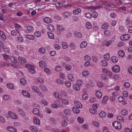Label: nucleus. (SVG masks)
<instances>
[{
    "mask_svg": "<svg viewBox=\"0 0 132 132\" xmlns=\"http://www.w3.org/2000/svg\"><path fill=\"white\" fill-rule=\"evenodd\" d=\"M81 12V10L79 8L74 10L73 11V14L74 15H76L78 14Z\"/></svg>",
    "mask_w": 132,
    "mask_h": 132,
    "instance_id": "cd10ccee",
    "label": "nucleus"
},
{
    "mask_svg": "<svg viewBox=\"0 0 132 132\" xmlns=\"http://www.w3.org/2000/svg\"><path fill=\"white\" fill-rule=\"evenodd\" d=\"M108 99V97L107 96H105L103 98V103L105 104V103L106 102H107Z\"/></svg>",
    "mask_w": 132,
    "mask_h": 132,
    "instance_id": "3c124183",
    "label": "nucleus"
},
{
    "mask_svg": "<svg viewBox=\"0 0 132 132\" xmlns=\"http://www.w3.org/2000/svg\"><path fill=\"white\" fill-rule=\"evenodd\" d=\"M87 45V42L85 41L82 42L80 44V47L81 48H84L86 47Z\"/></svg>",
    "mask_w": 132,
    "mask_h": 132,
    "instance_id": "393cba45",
    "label": "nucleus"
},
{
    "mask_svg": "<svg viewBox=\"0 0 132 132\" xmlns=\"http://www.w3.org/2000/svg\"><path fill=\"white\" fill-rule=\"evenodd\" d=\"M20 82L21 84L24 85L26 84V81L25 79L22 78L20 79Z\"/></svg>",
    "mask_w": 132,
    "mask_h": 132,
    "instance_id": "49530a36",
    "label": "nucleus"
},
{
    "mask_svg": "<svg viewBox=\"0 0 132 132\" xmlns=\"http://www.w3.org/2000/svg\"><path fill=\"white\" fill-rule=\"evenodd\" d=\"M39 64L40 67L43 68H46L47 66V63L43 61H40Z\"/></svg>",
    "mask_w": 132,
    "mask_h": 132,
    "instance_id": "6e6552de",
    "label": "nucleus"
},
{
    "mask_svg": "<svg viewBox=\"0 0 132 132\" xmlns=\"http://www.w3.org/2000/svg\"><path fill=\"white\" fill-rule=\"evenodd\" d=\"M48 29L50 31H54L55 29L53 25L51 24H49L48 26Z\"/></svg>",
    "mask_w": 132,
    "mask_h": 132,
    "instance_id": "c756f323",
    "label": "nucleus"
},
{
    "mask_svg": "<svg viewBox=\"0 0 132 132\" xmlns=\"http://www.w3.org/2000/svg\"><path fill=\"white\" fill-rule=\"evenodd\" d=\"M78 121L80 123H82L84 121V119L80 117H78Z\"/></svg>",
    "mask_w": 132,
    "mask_h": 132,
    "instance_id": "774afa93",
    "label": "nucleus"
},
{
    "mask_svg": "<svg viewBox=\"0 0 132 132\" xmlns=\"http://www.w3.org/2000/svg\"><path fill=\"white\" fill-rule=\"evenodd\" d=\"M0 35L4 40L6 39V36L4 32L0 30Z\"/></svg>",
    "mask_w": 132,
    "mask_h": 132,
    "instance_id": "e433bc0d",
    "label": "nucleus"
},
{
    "mask_svg": "<svg viewBox=\"0 0 132 132\" xmlns=\"http://www.w3.org/2000/svg\"><path fill=\"white\" fill-rule=\"evenodd\" d=\"M39 110L38 108H35L33 111V113L35 114L36 115L39 113Z\"/></svg>",
    "mask_w": 132,
    "mask_h": 132,
    "instance_id": "f704fd0d",
    "label": "nucleus"
},
{
    "mask_svg": "<svg viewBox=\"0 0 132 132\" xmlns=\"http://www.w3.org/2000/svg\"><path fill=\"white\" fill-rule=\"evenodd\" d=\"M122 115L124 116L126 115L127 114L128 112L127 110L126 109L122 110L121 111Z\"/></svg>",
    "mask_w": 132,
    "mask_h": 132,
    "instance_id": "79ce46f5",
    "label": "nucleus"
},
{
    "mask_svg": "<svg viewBox=\"0 0 132 132\" xmlns=\"http://www.w3.org/2000/svg\"><path fill=\"white\" fill-rule=\"evenodd\" d=\"M101 65L103 66H106L108 65L107 62L105 60H102L101 61Z\"/></svg>",
    "mask_w": 132,
    "mask_h": 132,
    "instance_id": "72a5a7b5",
    "label": "nucleus"
},
{
    "mask_svg": "<svg viewBox=\"0 0 132 132\" xmlns=\"http://www.w3.org/2000/svg\"><path fill=\"white\" fill-rule=\"evenodd\" d=\"M31 89L32 91L35 93H38L39 91L38 88L35 86H32Z\"/></svg>",
    "mask_w": 132,
    "mask_h": 132,
    "instance_id": "dca6fc26",
    "label": "nucleus"
},
{
    "mask_svg": "<svg viewBox=\"0 0 132 132\" xmlns=\"http://www.w3.org/2000/svg\"><path fill=\"white\" fill-rule=\"evenodd\" d=\"M38 52L42 54H44L46 52V50L43 48L41 47L39 48Z\"/></svg>",
    "mask_w": 132,
    "mask_h": 132,
    "instance_id": "2f4dec72",
    "label": "nucleus"
},
{
    "mask_svg": "<svg viewBox=\"0 0 132 132\" xmlns=\"http://www.w3.org/2000/svg\"><path fill=\"white\" fill-rule=\"evenodd\" d=\"M112 71L115 73L118 72L120 70V67L118 65H115L112 68Z\"/></svg>",
    "mask_w": 132,
    "mask_h": 132,
    "instance_id": "7ed1b4c3",
    "label": "nucleus"
},
{
    "mask_svg": "<svg viewBox=\"0 0 132 132\" xmlns=\"http://www.w3.org/2000/svg\"><path fill=\"white\" fill-rule=\"evenodd\" d=\"M55 70L57 72H60L62 70V68L60 66H57L55 67Z\"/></svg>",
    "mask_w": 132,
    "mask_h": 132,
    "instance_id": "37998d69",
    "label": "nucleus"
},
{
    "mask_svg": "<svg viewBox=\"0 0 132 132\" xmlns=\"http://www.w3.org/2000/svg\"><path fill=\"white\" fill-rule=\"evenodd\" d=\"M72 110L73 112L76 114H78L80 112L79 109L76 106H74L73 107Z\"/></svg>",
    "mask_w": 132,
    "mask_h": 132,
    "instance_id": "5701e85b",
    "label": "nucleus"
},
{
    "mask_svg": "<svg viewBox=\"0 0 132 132\" xmlns=\"http://www.w3.org/2000/svg\"><path fill=\"white\" fill-rule=\"evenodd\" d=\"M82 85V82H78L75 85L73 86L74 89L76 90H78L80 89V86Z\"/></svg>",
    "mask_w": 132,
    "mask_h": 132,
    "instance_id": "39448f33",
    "label": "nucleus"
},
{
    "mask_svg": "<svg viewBox=\"0 0 132 132\" xmlns=\"http://www.w3.org/2000/svg\"><path fill=\"white\" fill-rule=\"evenodd\" d=\"M49 38H50L52 39H54L55 38L54 37V34L51 32H47Z\"/></svg>",
    "mask_w": 132,
    "mask_h": 132,
    "instance_id": "a878e982",
    "label": "nucleus"
},
{
    "mask_svg": "<svg viewBox=\"0 0 132 132\" xmlns=\"http://www.w3.org/2000/svg\"><path fill=\"white\" fill-rule=\"evenodd\" d=\"M25 67L28 68L29 71L32 73H34L36 72L34 66L31 64H27L25 65Z\"/></svg>",
    "mask_w": 132,
    "mask_h": 132,
    "instance_id": "f257e3e1",
    "label": "nucleus"
},
{
    "mask_svg": "<svg viewBox=\"0 0 132 132\" xmlns=\"http://www.w3.org/2000/svg\"><path fill=\"white\" fill-rule=\"evenodd\" d=\"M30 130H31L32 132H37V129L36 127L34 126H31L29 128Z\"/></svg>",
    "mask_w": 132,
    "mask_h": 132,
    "instance_id": "4c0bfd02",
    "label": "nucleus"
},
{
    "mask_svg": "<svg viewBox=\"0 0 132 132\" xmlns=\"http://www.w3.org/2000/svg\"><path fill=\"white\" fill-rule=\"evenodd\" d=\"M75 104L77 106L80 108H81L82 106V104L81 103L77 101H75Z\"/></svg>",
    "mask_w": 132,
    "mask_h": 132,
    "instance_id": "412c9836",
    "label": "nucleus"
},
{
    "mask_svg": "<svg viewBox=\"0 0 132 132\" xmlns=\"http://www.w3.org/2000/svg\"><path fill=\"white\" fill-rule=\"evenodd\" d=\"M66 86L68 88H69L71 85V84L68 81H66L65 82Z\"/></svg>",
    "mask_w": 132,
    "mask_h": 132,
    "instance_id": "e2e57ef3",
    "label": "nucleus"
},
{
    "mask_svg": "<svg viewBox=\"0 0 132 132\" xmlns=\"http://www.w3.org/2000/svg\"><path fill=\"white\" fill-rule=\"evenodd\" d=\"M7 129L11 132H16L17 131L16 128L11 126L8 127Z\"/></svg>",
    "mask_w": 132,
    "mask_h": 132,
    "instance_id": "f8f14e48",
    "label": "nucleus"
},
{
    "mask_svg": "<svg viewBox=\"0 0 132 132\" xmlns=\"http://www.w3.org/2000/svg\"><path fill=\"white\" fill-rule=\"evenodd\" d=\"M44 71L47 74L51 73V71L49 68H45L44 69Z\"/></svg>",
    "mask_w": 132,
    "mask_h": 132,
    "instance_id": "052dcab7",
    "label": "nucleus"
},
{
    "mask_svg": "<svg viewBox=\"0 0 132 132\" xmlns=\"http://www.w3.org/2000/svg\"><path fill=\"white\" fill-rule=\"evenodd\" d=\"M57 28L58 30H60L62 31L64 30V27L62 25L60 24L57 25Z\"/></svg>",
    "mask_w": 132,
    "mask_h": 132,
    "instance_id": "473e14b6",
    "label": "nucleus"
},
{
    "mask_svg": "<svg viewBox=\"0 0 132 132\" xmlns=\"http://www.w3.org/2000/svg\"><path fill=\"white\" fill-rule=\"evenodd\" d=\"M99 7L98 6L94 7L91 6L89 7V9L92 12H95L96 10L98 9Z\"/></svg>",
    "mask_w": 132,
    "mask_h": 132,
    "instance_id": "f3484780",
    "label": "nucleus"
},
{
    "mask_svg": "<svg viewBox=\"0 0 132 132\" xmlns=\"http://www.w3.org/2000/svg\"><path fill=\"white\" fill-rule=\"evenodd\" d=\"M22 93L23 95L24 96H26L28 98L30 97V94L27 91L25 90H23Z\"/></svg>",
    "mask_w": 132,
    "mask_h": 132,
    "instance_id": "4468645a",
    "label": "nucleus"
},
{
    "mask_svg": "<svg viewBox=\"0 0 132 132\" xmlns=\"http://www.w3.org/2000/svg\"><path fill=\"white\" fill-rule=\"evenodd\" d=\"M18 59L19 61L22 63H24L27 61L26 59L23 57H19Z\"/></svg>",
    "mask_w": 132,
    "mask_h": 132,
    "instance_id": "ddd939ff",
    "label": "nucleus"
},
{
    "mask_svg": "<svg viewBox=\"0 0 132 132\" xmlns=\"http://www.w3.org/2000/svg\"><path fill=\"white\" fill-rule=\"evenodd\" d=\"M118 54L119 55L121 58L123 57L125 55L124 52L122 50H120L119 51Z\"/></svg>",
    "mask_w": 132,
    "mask_h": 132,
    "instance_id": "bb28decb",
    "label": "nucleus"
},
{
    "mask_svg": "<svg viewBox=\"0 0 132 132\" xmlns=\"http://www.w3.org/2000/svg\"><path fill=\"white\" fill-rule=\"evenodd\" d=\"M106 114L105 113L104 111H102L99 113L100 116L102 117H104L105 116Z\"/></svg>",
    "mask_w": 132,
    "mask_h": 132,
    "instance_id": "bf43d9fd",
    "label": "nucleus"
},
{
    "mask_svg": "<svg viewBox=\"0 0 132 132\" xmlns=\"http://www.w3.org/2000/svg\"><path fill=\"white\" fill-rule=\"evenodd\" d=\"M62 125L63 127L66 126L67 124V122L65 120L62 121L61 122Z\"/></svg>",
    "mask_w": 132,
    "mask_h": 132,
    "instance_id": "69168bd1",
    "label": "nucleus"
},
{
    "mask_svg": "<svg viewBox=\"0 0 132 132\" xmlns=\"http://www.w3.org/2000/svg\"><path fill=\"white\" fill-rule=\"evenodd\" d=\"M27 29L29 32H31L34 30V28L31 26H29L27 27Z\"/></svg>",
    "mask_w": 132,
    "mask_h": 132,
    "instance_id": "58836bf2",
    "label": "nucleus"
},
{
    "mask_svg": "<svg viewBox=\"0 0 132 132\" xmlns=\"http://www.w3.org/2000/svg\"><path fill=\"white\" fill-rule=\"evenodd\" d=\"M14 26L16 27V28L18 29L19 30H21V27L20 25L18 24H15Z\"/></svg>",
    "mask_w": 132,
    "mask_h": 132,
    "instance_id": "680f3d73",
    "label": "nucleus"
},
{
    "mask_svg": "<svg viewBox=\"0 0 132 132\" xmlns=\"http://www.w3.org/2000/svg\"><path fill=\"white\" fill-rule=\"evenodd\" d=\"M71 15V13L69 11H65L63 13V15L66 18H68Z\"/></svg>",
    "mask_w": 132,
    "mask_h": 132,
    "instance_id": "0eeeda50",
    "label": "nucleus"
},
{
    "mask_svg": "<svg viewBox=\"0 0 132 132\" xmlns=\"http://www.w3.org/2000/svg\"><path fill=\"white\" fill-rule=\"evenodd\" d=\"M2 55L3 57V59L5 60H7L9 58V56L5 54H2Z\"/></svg>",
    "mask_w": 132,
    "mask_h": 132,
    "instance_id": "864d4df0",
    "label": "nucleus"
},
{
    "mask_svg": "<svg viewBox=\"0 0 132 132\" xmlns=\"http://www.w3.org/2000/svg\"><path fill=\"white\" fill-rule=\"evenodd\" d=\"M69 46L72 49H75L76 48V46L73 43H70Z\"/></svg>",
    "mask_w": 132,
    "mask_h": 132,
    "instance_id": "13d9d810",
    "label": "nucleus"
},
{
    "mask_svg": "<svg viewBox=\"0 0 132 132\" xmlns=\"http://www.w3.org/2000/svg\"><path fill=\"white\" fill-rule=\"evenodd\" d=\"M113 126L117 129H120L122 127V125L120 122L118 121H115L113 122Z\"/></svg>",
    "mask_w": 132,
    "mask_h": 132,
    "instance_id": "f03ea898",
    "label": "nucleus"
},
{
    "mask_svg": "<svg viewBox=\"0 0 132 132\" xmlns=\"http://www.w3.org/2000/svg\"><path fill=\"white\" fill-rule=\"evenodd\" d=\"M85 16L86 17L90 18L92 16V15L89 13L87 12L85 14Z\"/></svg>",
    "mask_w": 132,
    "mask_h": 132,
    "instance_id": "338daca9",
    "label": "nucleus"
},
{
    "mask_svg": "<svg viewBox=\"0 0 132 132\" xmlns=\"http://www.w3.org/2000/svg\"><path fill=\"white\" fill-rule=\"evenodd\" d=\"M62 44L63 48L64 49L67 48L68 47V45L65 42H62Z\"/></svg>",
    "mask_w": 132,
    "mask_h": 132,
    "instance_id": "6e6d98bb",
    "label": "nucleus"
},
{
    "mask_svg": "<svg viewBox=\"0 0 132 132\" xmlns=\"http://www.w3.org/2000/svg\"><path fill=\"white\" fill-rule=\"evenodd\" d=\"M63 112L65 115L69 116L71 114V110L68 109H65L63 110Z\"/></svg>",
    "mask_w": 132,
    "mask_h": 132,
    "instance_id": "2eb2a0df",
    "label": "nucleus"
},
{
    "mask_svg": "<svg viewBox=\"0 0 132 132\" xmlns=\"http://www.w3.org/2000/svg\"><path fill=\"white\" fill-rule=\"evenodd\" d=\"M95 94L97 97L98 98H101L102 96V93L99 91H97L96 92Z\"/></svg>",
    "mask_w": 132,
    "mask_h": 132,
    "instance_id": "c85d7f7f",
    "label": "nucleus"
},
{
    "mask_svg": "<svg viewBox=\"0 0 132 132\" xmlns=\"http://www.w3.org/2000/svg\"><path fill=\"white\" fill-rule=\"evenodd\" d=\"M74 34L76 37L79 38H81L82 36L81 33L76 31L74 32Z\"/></svg>",
    "mask_w": 132,
    "mask_h": 132,
    "instance_id": "9b49d317",
    "label": "nucleus"
},
{
    "mask_svg": "<svg viewBox=\"0 0 132 132\" xmlns=\"http://www.w3.org/2000/svg\"><path fill=\"white\" fill-rule=\"evenodd\" d=\"M8 113L9 116L12 118L16 119L18 118L17 115L13 112L9 111L8 112Z\"/></svg>",
    "mask_w": 132,
    "mask_h": 132,
    "instance_id": "423d86ee",
    "label": "nucleus"
},
{
    "mask_svg": "<svg viewBox=\"0 0 132 132\" xmlns=\"http://www.w3.org/2000/svg\"><path fill=\"white\" fill-rule=\"evenodd\" d=\"M130 38V35L129 34H125L122 35L120 37V39L122 40H128Z\"/></svg>",
    "mask_w": 132,
    "mask_h": 132,
    "instance_id": "20e7f679",
    "label": "nucleus"
},
{
    "mask_svg": "<svg viewBox=\"0 0 132 132\" xmlns=\"http://www.w3.org/2000/svg\"><path fill=\"white\" fill-rule=\"evenodd\" d=\"M72 69V66L70 64H67L65 66V69L67 71H69Z\"/></svg>",
    "mask_w": 132,
    "mask_h": 132,
    "instance_id": "5fc2aeb1",
    "label": "nucleus"
},
{
    "mask_svg": "<svg viewBox=\"0 0 132 132\" xmlns=\"http://www.w3.org/2000/svg\"><path fill=\"white\" fill-rule=\"evenodd\" d=\"M61 100H62V102L63 104L67 105L69 104V101L67 100V99H61Z\"/></svg>",
    "mask_w": 132,
    "mask_h": 132,
    "instance_id": "7c9ffc66",
    "label": "nucleus"
},
{
    "mask_svg": "<svg viewBox=\"0 0 132 132\" xmlns=\"http://www.w3.org/2000/svg\"><path fill=\"white\" fill-rule=\"evenodd\" d=\"M86 27L88 29H90L92 27V25L91 23L89 22H87L86 24Z\"/></svg>",
    "mask_w": 132,
    "mask_h": 132,
    "instance_id": "a18cd8bd",
    "label": "nucleus"
},
{
    "mask_svg": "<svg viewBox=\"0 0 132 132\" xmlns=\"http://www.w3.org/2000/svg\"><path fill=\"white\" fill-rule=\"evenodd\" d=\"M11 60L12 62L14 63H16L17 62V59L13 56L11 57Z\"/></svg>",
    "mask_w": 132,
    "mask_h": 132,
    "instance_id": "c9c22d12",
    "label": "nucleus"
},
{
    "mask_svg": "<svg viewBox=\"0 0 132 132\" xmlns=\"http://www.w3.org/2000/svg\"><path fill=\"white\" fill-rule=\"evenodd\" d=\"M26 37L27 39L31 40H33L35 38L34 36L32 35H26Z\"/></svg>",
    "mask_w": 132,
    "mask_h": 132,
    "instance_id": "a211bd4d",
    "label": "nucleus"
},
{
    "mask_svg": "<svg viewBox=\"0 0 132 132\" xmlns=\"http://www.w3.org/2000/svg\"><path fill=\"white\" fill-rule=\"evenodd\" d=\"M34 123L36 125H39L40 123V122L39 120L36 117H35L34 118Z\"/></svg>",
    "mask_w": 132,
    "mask_h": 132,
    "instance_id": "aec40b11",
    "label": "nucleus"
},
{
    "mask_svg": "<svg viewBox=\"0 0 132 132\" xmlns=\"http://www.w3.org/2000/svg\"><path fill=\"white\" fill-rule=\"evenodd\" d=\"M35 36L37 37H40L41 36V34L39 31L36 32L35 33Z\"/></svg>",
    "mask_w": 132,
    "mask_h": 132,
    "instance_id": "8fccbe9b",
    "label": "nucleus"
},
{
    "mask_svg": "<svg viewBox=\"0 0 132 132\" xmlns=\"http://www.w3.org/2000/svg\"><path fill=\"white\" fill-rule=\"evenodd\" d=\"M44 21L46 23H49L52 22V20L50 18L46 17L44 18Z\"/></svg>",
    "mask_w": 132,
    "mask_h": 132,
    "instance_id": "9d476101",
    "label": "nucleus"
},
{
    "mask_svg": "<svg viewBox=\"0 0 132 132\" xmlns=\"http://www.w3.org/2000/svg\"><path fill=\"white\" fill-rule=\"evenodd\" d=\"M108 26L109 25L108 23H105L102 25V28L103 29H107Z\"/></svg>",
    "mask_w": 132,
    "mask_h": 132,
    "instance_id": "603ef678",
    "label": "nucleus"
},
{
    "mask_svg": "<svg viewBox=\"0 0 132 132\" xmlns=\"http://www.w3.org/2000/svg\"><path fill=\"white\" fill-rule=\"evenodd\" d=\"M7 86L9 89L12 90L14 89V87L13 85L10 83H7Z\"/></svg>",
    "mask_w": 132,
    "mask_h": 132,
    "instance_id": "b1692460",
    "label": "nucleus"
},
{
    "mask_svg": "<svg viewBox=\"0 0 132 132\" xmlns=\"http://www.w3.org/2000/svg\"><path fill=\"white\" fill-rule=\"evenodd\" d=\"M104 57L105 60L107 61H108L110 59V55L109 54L107 53L106 54L104 55Z\"/></svg>",
    "mask_w": 132,
    "mask_h": 132,
    "instance_id": "09e8293b",
    "label": "nucleus"
},
{
    "mask_svg": "<svg viewBox=\"0 0 132 132\" xmlns=\"http://www.w3.org/2000/svg\"><path fill=\"white\" fill-rule=\"evenodd\" d=\"M82 75L84 77H87L89 73L88 71L85 70L83 72Z\"/></svg>",
    "mask_w": 132,
    "mask_h": 132,
    "instance_id": "0e129e2a",
    "label": "nucleus"
},
{
    "mask_svg": "<svg viewBox=\"0 0 132 132\" xmlns=\"http://www.w3.org/2000/svg\"><path fill=\"white\" fill-rule=\"evenodd\" d=\"M112 40H104L103 43V44L107 46H108L110 45L112 43Z\"/></svg>",
    "mask_w": 132,
    "mask_h": 132,
    "instance_id": "1a4fd4ad",
    "label": "nucleus"
},
{
    "mask_svg": "<svg viewBox=\"0 0 132 132\" xmlns=\"http://www.w3.org/2000/svg\"><path fill=\"white\" fill-rule=\"evenodd\" d=\"M17 38L18 41L20 42H22L23 41V37L20 35H19L17 37Z\"/></svg>",
    "mask_w": 132,
    "mask_h": 132,
    "instance_id": "4d7b16f0",
    "label": "nucleus"
},
{
    "mask_svg": "<svg viewBox=\"0 0 132 132\" xmlns=\"http://www.w3.org/2000/svg\"><path fill=\"white\" fill-rule=\"evenodd\" d=\"M111 61L113 63H116L118 61V58L115 56L112 57L111 59Z\"/></svg>",
    "mask_w": 132,
    "mask_h": 132,
    "instance_id": "6ab92c4d",
    "label": "nucleus"
},
{
    "mask_svg": "<svg viewBox=\"0 0 132 132\" xmlns=\"http://www.w3.org/2000/svg\"><path fill=\"white\" fill-rule=\"evenodd\" d=\"M104 35L106 36H109L110 34V31L108 30H105L104 31Z\"/></svg>",
    "mask_w": 132,
    "mask_h": 132,
    "instance_id": "de8ad7c7",
    "label": "nucleus"
},
{
    "mask_svg": "<svg viewBox=\"0 0 132 132\" xmlns=\"http://www.w3.org/2000/svg\"><path fill=\"white\" fill-rule=\"evenodd\" d=\"M18 112L19 114L22 116H23L25 115V113L23 110L19 108H18Z\"/></svg>",
    "mask_w": 132,
    "mask_h": 132,
    "instance_id": "4be33fe9",
    "label": "nucleus"
},
{
    "mask_svg": "<svg viewBox=\"0 0 132 132\" xmlns=\"http://www.w3.org/2000/svg\"><path fill=\"white\" fill-rule=\"evenodd\" d=\"M16 47L17 49L18 50H19L20 51H22L23 50V46L20 45H18L16 46Z\"/></svg>",
    "mask_w": 132,
    "mask_h": 132,
    "instance_id": "c03bdc74",
    "label": "nucleus"
},
{
    "mask_svg": "<svg viewBox=\"0 0 132 132\" xmlns=\"http://www.w3.org/2000/svg\"><path fill=\"white\" fill-rule=\"evenodd\" d=\"M68 78L71 81H73L74 80V78L72 75L69 74L68 76Z\"/></svg>",
    "mask_w": 132,
    "mask_h": 132,
    "instance_id": "a19ab883",
    "label": "nucleus"
},
{
    "mask_svg": "<svg viewBox=\"0 0 132 132\" xmlns=\"http://www.w3.org/2000/svg\"><path fill=\"white\" fill-rule=\"evenodd\" d=\"M56 82L58 84L61 85H63L64 84V82L60 79H57L56 80Z\"/></svg>",
    "mask_w": 132,
    "mask_h": 132,
    "instance_id": "ea45409f",
    "label": "nucleus"
}]
</instances>
